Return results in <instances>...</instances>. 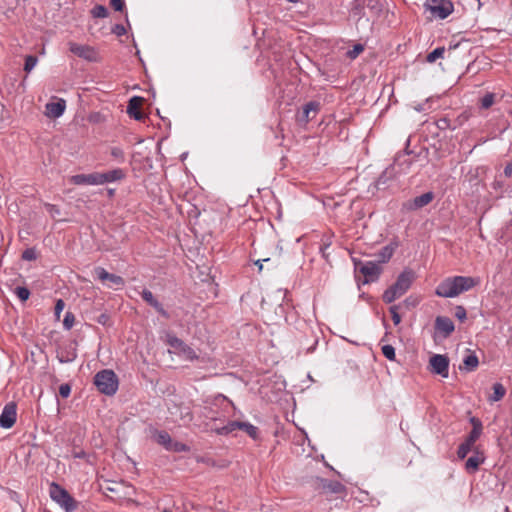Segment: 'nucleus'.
<instances>
[{"label":"nucleus","mask_w":512,"mask_h":512,"mask_svg":"<svg viewBox=\"0 0 512 512\" xmlns=\"http://www.w3.org/2000/svg\"><path fill=\"white\" fill-rule=\"evenodd\" d=\"M91 15L94 18H106L108 16V9L103 5H96L92 8Z\"/></svg>","instance_id":"obj_31"},{"label":"nucleus","mask_w":512,"mask_h":512,"mask_svg":"<svg viewBox=\"0 0 512 512\" xmlns=\"http://www.w3.org/2000/svg\"><path fill=\"white\" fill-rule=\"evenodd\" d=\"M463 364H464V368L468 372L474 371L479 365V360H478L477 355L474 353H470V354L466 355L463 359Z\"/></svg>","instance_id":"obj_25"},{"label":"nucleus","mask_w":512,"mask_h":512,"mask_svg":"<svg viewBox=\"0 0 512 512\" xmlns=\"http://www.w3.org/2000/svg\"><path fill=\"white\" fill-rule=\"evenodd\" d=\"M168 344L185 360L194 361L198 359V355L192 347L176 336H169Z\"/></svg>","instance_id":"obj_8"},{"label":"nucleus","mask_w":512,"mask_h":512,"mask_svg":"<svg viewBox=\"0 0 512 512\" xmlns=\"http://www.w3.org/2000/svg\"><path fill=\"white\" fill-rule=\"evenodd\" d=\"M239 429L245 431L254 440L259 438V429L249 422L240 421Z\"/></svg>","instance_id":"obj_26"},{"label":"nucleus","mask_w":512,"mask_h":512,"mask_svg":"<svg viewBox=\"0 0 512 512\" xmlns=\"http://www.w3.org/2000/svg\"><path fill=\"white\" fill-rule=\"evenodd\" d=\"M120 488H126L127 490H133L130 485H125L124 483H113L112 486H107L106 490L109 492L117 493L120 491Z\"/></svg>","instance_id":"obj_42"},{"label":"nucleus","mask_w":512,"mask_h":512,"mask_svg":"<svg viewBox=\"0 0 512 512\" xmlns=\"http://www.w3.org/2000/svg\"><path fill=\"white\" fill-rule=\"evenodd\" d=\"M71 393V386L67 383L61 384L59 387V394L62 398H68Z\"/></svg>","instance_id":"obj_48"},{"label":"nucleus","mask_w":512,"mask_h":512,"mask_svg":"<svg viewBox=\"0 0 512 512\" xmlns=\"http://www.w3.org/2000/svg\"><path fill=\"white\" fill-rule=\"evenodd\" d=\"M486 457L478 447H475L474 453L470 456L466 463L465 468L468 472L474 473L479 469V466L484 463Z\"/></svg>","instance_id":"obj_15"},{"label":"nucleus","mask_w":512,"mask_h":512,"mask_svg":"<svg viewBox=\"0 0 512 512\" xmlns=\"http://www.w3.org/2000/svg\"><path fill=\"white\" fill-rule=\"evenodd\" d=\"M504 175L506 177H511L512 176V161L507 163V165L505 166V168H504Z\"/></svg>","instance_id":"obj_53"},{"label":"nucleus","mask_w":512,"mask_h":512,"mask_svg":"<svg viewBox=\"0 0 512 512\" xmlns=\"http://www.w3.org/2000/svg\"><path fill=\"white\" fill-rule=\"evenodd\" d=\"M50 497L56 502L60 507H62L65 512H72L76 508L75 500L71 497L67 490L62 488L55 482H52L50 485Z\"/></svg>","instance_id":"obj_6"},{"label":"nucleus","mask_w":512,"mask_h":512,"mask_svg":"<svg viewBox=\"0 0 512 512\" xmlns=\"http://www.w3.org/2000/svg\"><path fill=\"white\" fill-rule=\"evenodd\" d=\"M68 46L71 53L85 61L93 63L101 61V55L99 51L93 46L78 44L75 42H69Z\"/></svg>","instance_id":"obj_7"},{"label":"nucleus","mask_w":512,"mask_h":512,"mask_svg":"<svg viewBox=\"0 0 512 512\" xmlns=\"http://www.w3.org/2000/svg\"><path fill=\"white\" fill-rule=\"evenodd\" d=\"M141 296H142L143 300H144L147 304H149V305H151L155 300H157V299L154 297L153 293H152L150 290H148V289H144V290L141 292Z\"/></svg>","instance_id":"obj_43"},{"label":"nucleus","mask_w":512,"mask_h":512,"mask_svg":"<svg viewBox=\"0 0 512 512\" xmlns=\"http://www.w3.org/2000/svg\"><path fill=\"white\" fill-rule=\"evenodd\" d=\"M190 447L182 442H172V444L168 447V451L173 452H188Z\"/></svg>","instance_id":"obj_33"},{"label":"nucleus","mask_w":512,"mask_h":512,"mask_svg":"<svg viewBox=\"0 0 512 512\" xmlns=\"http://www.w3.org/2000/svg\"><path fill=\"white\" fill-rule=\"evenodd\" d=\"M95 273L98 279L102 282L109 281L117 287H122L125 284V281L121 276L109 273L102 267L95 268Z\"/></svg>","instance_id":"obj_16"},{"label":"nucleus","mask_w":512,"mask_h":512,"mask_svg":"<svg viewBox=\"0 0 512 512\" xmlns=\"http://www.w3.org/2000/svg\"><path fill=\"white\" fill-rule=\"evenodd\" d=\"M423 7L430 13L431 18L444 20L454 11V4L451 0H425Z\"/></svg>","instance_id":"obj_4"},{"label":"nucleus","mask_w":512,"mask_h":512,"mask_svg":"<svg viewBox=\"0 0 512 512\" xmlns=\"http://www.w3.org/2000/svg\"><path fill=\"white\" fill-rule=\"evenodd\" d=\"M14 293L22 301L25 302L30 296V291L26 287L18 286L15 288Z\"/></svg>","instance_id":"obj_32"},{"label":"nucleus","mask_w":512,"mask_h":512,"mask_svg":"<svg viewBox=\"0 0 512 512\" xmlns=\"http://www.w3.org/2000/svg\"><path fill=\"white\" fill-rule=\"evenodd\" d=\"M156 441L160 445H162L166 450H168V447L172 444V438L166 431H159L156 434Z\"/></svg>","instance_id":"obj_28"},{"label":"nucleus","mask_w":512,"mask_h":512,"mask_svg":"<svg viewBox=\"0 0 512 512\" xmlns=\"http://www.w3.org/2000/svg\"><path fill=\"white\" fill-rule=\"evenodd\" d=\"M64 306H65V303L62 299H58L56 304H55V315L57 317H59L60 313L63 311L64 309Z\"/></svg>","instance_id":"obj_52"},{"label":"nucleus","mask_w":512,"mask_h":512,"mask_svg":"<svg viewBox=\"0 0 512 512\" xmlns=\"http://www.w3.org/2000/svg\"><path fill=\"white\" fill-rule=\"evenodd\" d=\"M94 384L105 395L112 396L118 390V377L113 370L103 369L94 376Z\"/></svg>","instance_id":"obj_3"},{"label":"nucleus","mask_w":512,"mask_h":512,"mask_svg":"<svg viewBox=\"0 0 512 512\" xmlns=\"http://www.w3.org/2000/svg\"><path fill=\"white\" fill-rule=\"evenodd\" d=\"M405 304L407 305H410L412 304V306H415V303H412V301H410V298H407L405 301H404Z\"/></svg>","instance_id":"obj_57"},{"label":"nucleus","mask_w":512,"mask_h":512,"mask_svg":"<svg viewBox=\"0 0 512 512\" xmlns=\"http://www.w3.org/2000/svg\"><path fill=\"white\" fill-rule=\"evenodd\" d=\"M397 247V242H391L388 245L382 247L376 255L378 258V263H387L392 258Z\"/></svg>","instance_id":"obj_21"},{"label":"nucleus","mask_w":512,"mask_h":512,"mask_svg":"<svg viewBox=\"0 0 512 512\" xmlns=\"http://www.w3.org/2000/svg\"><path fill=\"white\" fill-rule=\"evenodd\" d=\"M399 305H392L390 308H389V311L391 313V316H392V320H393V323L394 325H398L400 324L401 322V316L399 315L398 313V309H399Z\"/></svg>","instance_id":"obj_40"},{"label":"nucleus","mask_w":512,"mask_h":512,"mask_svg":"<svg viewBox=\"0 0 512 512\" xmlns=\"http://www.w3.org/2000/svg\"><path fill=\"white\" fill-rule=\"evenodd\" d=\"M110 5L115 11H122L125 3L124 0H110Z\"/></svg>","instance_id":"obj_51"},{"label":"nucleus","mask_w":512,"mask_h":512,"mask_svg":"<svg viewBox=\"0 0 512 512\" xmlns=\"http://www.w3.org/2000/svg\"><path fill=\"white\" fill-rule=\"evenodd\" d=\"M506 393L504 386L501 383H495L493 385V395L490 397V401L497 402L501 400Z\"/></svg>","instance_id":"obj_29"},{"label":"nucleus","mask_w":512,"mask_h":512,"mask_svg":"<svg viewBox=\"0 0 512 512\" xmlns=\"http://www.w3.org/2000/svg\"><path fill=\"white\" fill-rule=\"evenodd\" d=\"M359 264L360 266L358 267V270L365 277L364 283L374 282L378 280L382 272V267L380 266L379 263L367 261L365 263Z\"/></svg>","instance_id":"obj_10"},{"label":"nucleus","mask_w":512,"mask_h":512,"mask_svg":"<svg viewBox=\"0 0 512 512\" xmlns=\"http://www.w3.org/2000/svg\"><path fill=\"white\" fill-rule=\"evenodd\" d=\"M455 317L460 320L464 321L467 318V312L466 309L463 306H457L455 309Z\"/></svg>","instance_id":"obj_46"},{"label":"nucleus","mask_w":512,"mask_h":512,"mask_svg":"<svg viewBox=\"0 0 512 512\" xmlns=\"http://www.w3.org/2000/svg\"><path fill=\"white\" fill-rule=\"evenodd\" d=\"M17 419V406L14 402L7 403L0 415V427L11 428Z\"/></svg>","instance_id":"obj_12"},{"label":"nucleus","mask_w":512,"mask_h":512,"mask_svg":"<svg viewBox=\"0 0 512 512\" xmlns=\"http://www.w3.org/2000/svg\"><path fill=\"white\" fill-rule=\"evenodd\" d=\"M478 284V280L469 276H453L444 279L436 288L435 294L443 298H454L469 291Z\"/></svg>","instance_id":"obj_1"},{"label":"nucleus","mask_w":512,"mask_h":512,"mask_svg":"<svg viewBox=\"0 0 512 512\" xmlns=\"http://www.w3.org/2000/svg\"><path fill=\"white\" fill-rule=\"evenodd\" d=\"M111 156L119 162H124V151L120 147H112L110 151Z\"/></svg>","instance_id":"obj_38"},{"label":"nucleus","mask_w":512,"mask_h":512,"mask_svg":"<svg viewBox=\"0 0 512 512\" xmlns=\"http://www.w3.org/2000/svg\"><path fill=\"white\" fill-rule=\"evenodd\" d=\"M66 108V102L60 99L57 102H49L45 105L46 115L52 118H59L63 115Z\"/></svg>","instance_id":"obj_20"},{"label":"nucleus","mask_w":512,"mask_h":512,"mask_svg":"<svg viewBox=\"0 0 512 512\" xmlns=\"http://www.w3.org/2000/svg\"><path fill=\"white\" fill-rule=\"evenodd\" d=\"M434 199L433 192L429 191L417 196L413 199L407 200L402 204V209L405 211H414L421 209L432 202Z\"/></svg>","instance_id":"obj_11"},{"label":"nucleus","mask_w":512,"mask_h":512,"mask_svg":"<svg viewBox=\"0 0 512 512\" xmlns=\"http://www.w3.org/2000/svg\"><path fill=\"white\" fill-rule=\"evenodd\" d=\"M405 304L407 305H410L412 304V306H415V303H412V301H410V298H407L405 301H404Z\"/></svg>","instance_id":"obj_56"},{"label":"nucleus","mask_w":512,"mask_h":512,"mask_svg":"<svg viewBox=\"0 0 512 512\" xmlns=\"http://www.w3.org/2000/svg\"><path fill=\"white\" fill-rule=\"evenodd\" d=\"M22 258L27 261L35 260L37 258L35 249L27 248L26 250H24V252L22 254Z\"/></svg>","instance_id":"obj_45"},{"label":"nucleus","mask_w":512,"mask_h":512,"mask_svg":"<svg viewBox=\"0 0 512 512\" xmlns=\"http://www.w3.org/2000/svg\"><path fill=\"white\" fill-rule=\"evenodd\" d=\"M269 260H270L269 258H265L262 260L255 261V265H257L259 272L262 271V269H263V262H268Z\"/></svg>","instance_id":"obj_55"},{"label":"nucleus","mask_w":512,"mask_h":512,"mask_svg":"<svg viewBox=\"0 0 512 512\" xmlns=\"http://www.w3.org/2000/svg\"><path fill=\"white\" fill-rule=\"evenodd\" d=\"M366 0H354L352 2L350 15L357 21H359L365 14H364V8H365Z\"/></svg>","instance_id":"obj_24"},{"label":"nucleus","mask_w":512,"mask_h":512,"mask_svg":"<svg viewBox=\"0 0 512 512\" xmlns=\"http://www.w3.org/2000/svg\"><path fill=\"white\" fill-rule=\"evenodd\" d=\"M150 306H152L163 317L169 318L168 312L163 308V305L158 300H155Z\"/></svg>","instance_id":"obj_44"},{"label":"nucleus","mask_w":512,"mask_h":512,"mask_svg":"<svg viewBox=\"0 0 512 512\" xmlns=\"http://www.w3.org/2000/svg\"><path fill=\"white\" fill-rule=\"evenodd\" d=\"M382 353L389 360H394L395 359V356H396L395 348L392 345H389V344L384 345L382 347Z\"/></svg>","instance_id":"obj_39"},{"label":"nucleus","mask_w":512,"mask_h":512,"mask_svg":"<svg viewBox=\"0 0 512 512\" xmlns=\"http://www.w3.org/2000/svg\"><path fill=\"white\" fill-rule=\"evenodd\" d=\"M474 1L476 2L477 9H480V7H481L480 0H474Z\"/></svg>","instance_id":"obj_59"},{"label":"nucleus","mask_w":512,"mask_h":512,"mask_svg":"<svg viewBox=\"0 0 512 512\" xmlns=\"http://www.w3.org/2000/svg\"><path fill=\"white\" fill-rule=\"evenodd\" d=\"M70 182L75 185H99L98 172L90 174H76L70 178Z\"/></svg>","instance_id":"obj_19"},{"label":"nucleus","mask_w":512,"mask_h":512,"mask_svg":"<svg viewBox=\"0 0 512 512\" xmlns=\"http://www.w3.org/2000/svg\"><path fill=\"white\" fill-rule=\"evenodd\" d=\"M494 101H495V94L487 93L481 99V107L483 109H488L494 104Z\"/></svg>","instance_id":"obj_34"},{"label":"nucleus","mask_w":512,"mask_h":512,"mask_svg":"<svg viewBox=\"0 0 512 512\" xmlns=\"http://www.w3.org/2000/svg\"><path fill=\"white\" fill-rule=\"evenodd\" d=\"M320 104L317 101H310L307 104L303 106V109L301 112H299L296 116L297 121L299 123H308L311 119L310 113L313 112L316 114L319 110Z\"/></svg>","instance_id":"obj_17"},{"label":"nucleus","mask_w":512,"mask_h":512,"mask_svg":"<svg viewBox=\"0 0 512 512\" xmlns=\"http://www.w3.org/2000/svg\"><path fill=\"white\" fill-rule=\"evenodd\" d=\"M322 488L325 491L334 493V494H340L344 492L345 486L340 483L339 481H331L326 479H321Z\"/></svg>","instance_id":"obj_23"},{"label":"nucleus","mask_w":512,"mask_h":512,"mask_svg":"<svg viewBox=\"0 0 512 512\" xmlns=\"http://www.w3.org/2000/svg\"><path fill=\"white\" fill-rule=\"evenodd\" d=\"M445 53V48L444 47H437L436 49H434L433 51H431L427 57H426V60L427 62L429 63H433L435 62L437 59L439 58H442L443 55Z\"/></svg>","instance_id":"obj_30"},{"label":"nucleus","mask_w":512,"mask_h":512,"mask_svg":"<svg viewBox=\"0 0 512 512\" xmlns=\"http://www.w3.org/2000/svg\"><path fill=\"white\" fill-rule=\"evenodd\" d=\"M77 357L76 351L74 349L71 350H61L57 358L61 363H70L73 362Z\"/></svg>","instance_id":"obj_27"},{"label":"nucleus","mask_w":512,"mask_h":512,"mask_svg":"<svg viewBox=\"0 0 512 512\" xmlns=\"http://www.w3.org/2000/svg\"><path fill=\"white\" fill-rule=\"evenodd\" d=\"M474 3L471 4V7H474V5H476V2L474 0H472ZM477 8V6H475Z\"/></svg>","instance_id":"obj_61"},{"label":"nucleus","mask_w":512,"mask_h":512,"mask_svg":"<svg viewBox=\"0 0 512 512\" xmlns=\"http://www.w3.org/2000/svg\"><path fill=\"white\" fill-rule=\"evenodd\" d=\"M162 512H172V511H170L168 509H164Z\"/></svg>","instance_id":"obj_62"},{"label":"nucleus","mask_w":512,"mask_h":512,"mask_svg":"<svg viewBox=\"0 0 512 512\" xmlns=\"http://www.w3.org/2000/svg\"><path fill=\"white\" fill-rule=\"evenodd\" d=\"M38 62V59L36 56L29 55L25 58V64H24V70L29 73L31 72L34 67L36 66Z\"/></svg>","instance_id":"obj_35"},{"label":"nucleus","mask_w":512,"mask_h":512,"mask_svg":"<svg viewBox=\"0 0 512 512\" xmlns=\"http://www.w3.org/2000/svg\"><path fill=\"white\" fill-rule=\"evenodd\" d=\"M363 51L364 46L362 44H355L351 50L347 51L346 55L349 59L353 60L357 58Z\"/></svg>","instance_id":"obj_37"},{"label":"nucleus","mask_w":512,"mask_h":512,"mask_svg":"<svg viewBox=\"0 0 512 512\" xmlns=\"http://www.w3.org/2000/svg\"><path fill=\"white\" fill-rule=\"evenodd\" d=\"M86 456H87V454H86V452H85V451H83V450H80V451H77V452H74V453H73V457H74V458L84 459V458H86Z\"/></svg>","instance_id":"obj_54"},{"label":"nucleus","mask_w":512,"mask_h":512,"mask_svg":"<svg viewBox=\"0 0 512 512\" xmlns=\"http://www.w3.org/2000/svg\"><path fill=\"white\" fill-rule=\"evenodd\" d=\"M126 177V173L122 168H115L107 172H98V184L104 185L121 181Z\"/></svg>","instance_id":"obj_13"},{"label":"nucleus","mask_w":512,"mask_h":512,"mask_svg":"<svg viewBox=\"0 0 512 512\" xmlns=\"http://www.w3.org/2000/svg\"><path fill=\"white\" fill-rule=\"evenodd\" d=\"M215 402H216V404H221V405L223 403H226L227 405H229L235 409L234 403L222 394H219L215 397Z\"/></svg>","instance_id":"obj_49"},{"label":"nucleus","mask_w":512,"mask_h":512,"mask_svg":"<svg viewBox=\"0 0 512 512\" xmlns=\"http://www.w3.org/2000/svg\"><path fill=\"white\" fill-rule=\"evenodd\" d=\"M143 100L140 96H134L128 102L127 113L135 120H142L144 118L143 113L140 111Z\"/></svg>","instance_id":"obj_18"},{"label":"nucleus","mask_w":512,"mask_h":512,"mask_svg":"<svg viewBox=\"0 0 512 512\" xmlns=\"http://www.w3.org/2000/svg\"><path fill=\"white\" fill-rule=\"evenodd\" d=\"M108 193H109L110 196H112L114 194V189H109Z\"/></svg>","instance_id":"obj_60"},{"label":"nucleus","mask_w":512,"mask_h":512,"mask_svg":"<svg viewBox=\"0 0 512 512\" xmlns=\"http://www.w3.org/2000/svg\"><path fill=\"white\" fill-rule=\"evenodd\" d=\"M112 33L120 37L126 34V29L122 24H115L112 27Z\"/></svg>","instance_id":"obj_50"},{"label":"nucleus","mask_w":512,"mask_h":512,"mask_svg":"<svg viewBox=\"0 0 512 512\" xmlns=\"http://www.w3.org/2000/svg\"><path fill=\"white\" fill-rule=\"evenodd\" d=\"M365 7H367L374 15H378L382 10L381 5L376 0H366Z\"/></svg>","instance_id":"obj_36"},{"label":"nucleus","mask_w":512,"mask_h":512,"mask_svg":"<svg viewBox=\"0 0 512 512\" xmlns=\"http://www.w3.org/2000/svg\"><path fill=\"white\" fill-rule=\"evenodd\" d=\"M415 279V273L411 269H404L397 277L396 282L383 293V301L392 303L404 295L411 287Z\"/></svg>","instance_id":"obj_2"},{"label":"nucleus","mask_w":512,"mask_h":512,"mask_svg":"<svg viewBox=\"0 0 512 512\" xmlns=\"http://www.w3.org/2000/svg\"><path fill=\"white\" fill-rule=\"evenodd\" d=\"M435 329L443 338H447L453 333L455 326L449 317L437 316L435 319Z\"/></svg>","instance_id":"obj_14"},{"label":"nucleus","mask_w":512,"mask_h":512,"mask_svg":"<svg viewBox=\"0 0 512 512\" xmlns=\"http://www.w3.org/2000/svg\"><path fill=\"white\" fill-rule=\"evenodd\" d=\"M470 422L473 426L472 430L470 431L465 441L459 445L457 450V456L459 459H464L470 451H474V444L482 434L481 421L473 417L471 418Z\"/></svg>","instance_id":"obj_5"},{"label":"nucleus","mask_w":512,"mask_h":512,"mask_svg":"<svg viewBox=\"0 0 512 512\" xmlns=\"http://www.w3.org/2000/svg\"><path fill=\"white\" fill-rule=\"evenodd\" d=\"M75 317L71 312H67L64 316L63 326L66 330H70L74 325Z\"/></svg>","instance_id":"obj_41"},{"label":"nucleus","mask_w":512,"mask_h":512,"mask_svg":"<svg viewBox=\"0 0 512 512\" xmlns=\"http://www.w3.org/2000/svg\"><path fill=\"white\" fill-rule=\"evenodd\" d=\"M430 371L447 378L449 375V358L446 355L434 354L429 360Z\"/></svg>","instance_id":"obj_9"},{"label":"nucleus","mask_w":512,"mask_h":512,"mask_svg":"<svg viewBox=\"0 0 512 512\" xmlns=\"http://www.w3.org/2000/svg\"><path fill=\"white\" fill-rule=\"evenodd\" d=\"M240 428V421H229L226 425L222 427H211V432H214L217 435H228Z\"/></svg>","instance_id":"obj_22"},{"label":"nucleus","mask_w":512,"mask_h":512,"mask_svg":"<svg viewBox=\"0 0 512 512\" xmlns=\"http://www.w3.org/2000/svg\"><path fill=\"white\" fill-rule=\"evenodd\" d=\"M405 304L407 305H410L412 304V306H415V303H412V301H410V298H407L405 301H404Z\"/></svg>","instance_id":"obj_58"},{"label":"nucleus","mask_w":512,"mask_h":512,"mask_svg":"<svg viewBox=\"0 0 512 512\" xmlns=\"http://www.w3.org/2000/svg\"><path fill=\"white\" fill-rule=\"evenodd\" d=\"M45 208L53 218L60 215V209L54 204L45 203Z\"/></svg>","instance_id":"obj_47"}]
</instances>
